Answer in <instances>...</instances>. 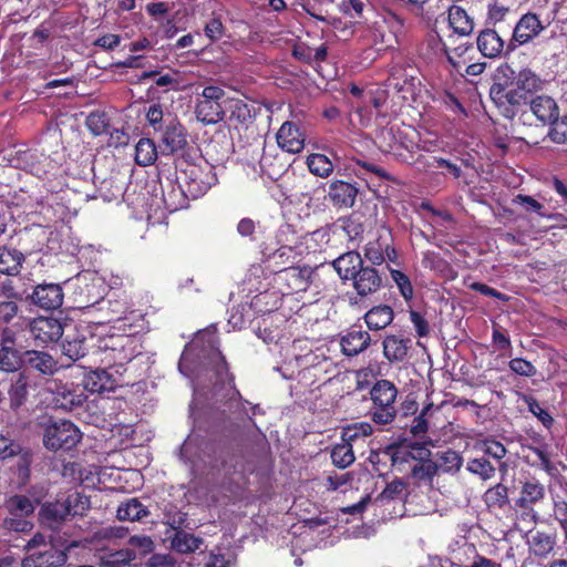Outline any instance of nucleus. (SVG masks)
Segmentation results:
<instances>
[{"mask_svg": "<svg viewBox=\"0 0 567 567\" xmlns=\"http://www.w3.org/2000/svg\"><path fill=\"white\" fill-rule=\"evenodd\" d=\"M217 324H210L206 329L197 332L195 339L192 341L190 347L193 350H197V355L204 358L206 365L215 377V385L228 384L233 394L228 400V410L236 412L241 410L248 420L254 423L252 416L260 413L258 404L250 406L251 415H248V411L245 404H250L247 400H244L241 393L235 385V375L229 371L228 362L225 355L219 349V338L217 336Z\"/></svg>", "mask_w": 567, "mask_h": 567, "instance_id": "nucleus-1", "label": "nucleus"}, {"mask_svg": "<svg viewBox=\"0 0 567 567\" xmlns=\"http://www.w3.org/2000/svg\"><path fill=\"white\" fill-rule=\"evenodd\" d=\"M7 208L10 218L38 215L48 224L62 219L65 213L59 192L50 189L44 183L14 190L7 200Z\"/></svg>", "mask_w": 567, "mask_h": 567, "instance_id": "nucleus-2", "label": "nucleus"}, {"mask_svg": "<svg viewBox=\"0 0 567 567\" xmlns=\"http://www.w3.org/2000/svg\"><path fill=\"white\" fill-rule=\"evenodd\" d=\"M177 181V189L172 185V193H163L165 207L171 212L185 207L186 199H197L205 195L217 183V176L207 162L204 165L186 162L184 167H179Z\"/></svg>", "mask_w": 567, "mask_h": 567, "instance_id": "nucleus-3", "label": "nucleus"}, {"mask_svg": "<svg viewBox=\"0 0 567 567\" xmlns=\"http://www.w3.org/2000/svg\"><path fill=\"white\" fill-rule=\"evenodd\" d=\"M97 347L101 362L115 372L126 370V375H133V361L145 355L141 337L136 333H107L99 339Z\"/></svg>", "mask_w": 567, "mask_h": 567, "instance_id": "nucleus-4", "label": "nucleus"}, {"mask_svg": "<svg viewBox=\"0 0 567 567\" xmlns=\"http://www.w3.org/2000/svg\"><path fill=\"white\" fill-rule=\"evenodd\" d=\"M370 400L372 402L370 409V417L378 425L391 424L398 414L396 398L399 390L396 385L386 379L377 380L370 391Z\"/></svg>", "mask_w": 567, "mask_h": 567, "instance_id": "nucleus-5", "label": "nucleus"}, {"mask_svg": "<svg viewBox=\"0 0 567 567\" xmlns=\"http://www.w3.org/2000/svg\"><path fill=\"white\" fill-rule=\"evenodd\" d=\"M194 113L204 125H215L225 120L226 92L218 85H207L196 94Z\"/></svg>", "mask_w": 567, "mask_h": 567, "instance_id": "nucleus-6", "label": "nucleus"}, {"mask_svg": "<svg viewBox=\"0 0 567 567\" xmlns=\"http://www.w3.org/2000/svg\"><path fill=\"white\" fill-rule=\"evenodd\" d=\"M136 382L137 377L126 375V370L115 372L105 365L85 373L83 388L91 393L102 394L117 388L133 386Z\"/></svg>", "mask_w": 567, "mask_h": 567, "instance_id": "nucleus-7", "label": "nucleus"}, {"mask_svg": "<svg viewBox=\"0 0 567 567\" xmlns=\"http://www.w3.org/2000/svg\"><path fill=\"white\" fill-rule=\"evenodd\" d=\"M489 97L504 117L513 120L520 113V120L526 122L525 117L528 116V111L522 110L528 104L526 93L516 87L507 89L502 83H493L489 89Z\"/></svg>", "mask_w": 567, "mask_h": 567, "instance_id": "nucleus-8", "label": "nucleus"}, {"mask_svg": "<svg viewBox=\"0 0 567 567\" xmlns=\"http://www.w3.org/2000/svg\"><path fill=\"white\" fill-rule=\"evenodd\" d=\"M82 440V433L71 421H52L45 426L43 444L50 451H71Z\"/></svg>", "mask_w": 567, "mask_h": 567, "instance_id": "nucleus-9", "label": "nucleus"}, {"mask_svg": "<svg viewBox=\"0 0 567 567\" xmlns=\"http://www.w3.org/2000/svg\"><path fill=\"white\" fill-rule=\"evenodd\" d=\"M416 450L420 460H417V457L413 455L412 452L394 449L393 446L386 447L383 454L389 456L392 465L413 461V465H411V474L413 477L417 480L432 478L437 473L436 463L432 462L431 460H424V456L430 455V451L427 449L420 446Z\"/></svg>", "mask_w": 567, "mask_h": 567, "instance_id": "nucleus-10", "label": "nucleus"}, {"mask_svg": "<svg viewBox=\"0 0 567 567\" xmlns=\"http://www.w3.org/2000/svg\"><path fill=\"white\" fill-rule=\"evenodd\" d=\"M545 497V485L537 478L532 477L530 480L523 482L519 496L515 501V507L520 509L523 519L536 523L538 516L534 507L542 503Z\"/></svg>", "mask_w": 567, "mask_h": 567, "instance_id": "nucleus-11", "label": "nucleus"}, {"mask_svg": "<svg viewBox=\"0 0 567 567\" xmlns=\"http://www.w3.org/2000/svg\"><path fill=\"white\" fill-rule=\"evenodd\" d=\"M545 28L546 25L543 24L536 13L527 12L523 14L515 24L513 35L506 45L507 52H514L518 45L530 42Z\"/></svg>", "mask_w": 567, "mask_h": 567, "instance_id": "nucleus-12", "label": "nucleus"}, {"mask_svg": "<svg viewBox=\"0 0 567 567\" xmlns=\"http://www.w3.org/2000/svg\"><path fill=\"white\" fill-rule=\"evenodd\" d=\"M313 269L310 266L286 267L278 271L277 281L280 284L282 293H297L306 291L310 285Z\"/></svg>", "mask_w": 567, "mask_h": 567, "instance_id": "nucleus-13", "label": "nucleus"}, {"mask_svg": "<svg viewBox=\"0 0 567 567\" xmlns=\"http://www.w3.org/2000/svg\"><path fill=\"white\" fill-rule=\"evenodd\" d=\"M30 332L38 342L50 344L62 338L64 326L58 318L39 316L31 321Z\"/></svg>", "mask_w": 567, "mask_h": 567, "instance_id": "nucleus-14", "label": "nucleus"}, {"mask_svg": "<svg viewBox=\"0 0 567 567\" xmlns=\"http://www.w3.org/2000/svg\"><path fill=\"white\" fill-rule=\"evenodd\" d=\"M38 164L39 173L32 175L49 186L50 189L58 190L59 194L65 186V169L62 164L51 156L42 154Z\"/></svg>", "mask_w": 567, "mask_h": 567, "instance_id": "nucleus-15", "label": "nucleus"}, {"mask_svg": "<svg viewBox=\"0 0 567 567\" xmlns=\"http://www.w3.org/2000/svg\"><path fill=\"white\" fill-rule=\"evenodd\" d=\"M296 234L291 225H281L276 233V240L279 244L277 249H268L267 247L261 250L265 258L280 259L282 264L295 259L296 248L292 246L296 243Z\"/></svg>", "mask_w": 567, "mask_h": 567, "instance_id": "nucleus-16", "label": "nucleus"}, {"mask_svg": "<svg viewBox=\"0 0 567 567\" xmlns=\"http://www.w3.org/2000/svg\"><path fill=\"white\" fill-rule=\"evenodd\" d=\"M52 395L53 408L64 411H73L81 408L86 400V395L83 390L74 388L72 383L54 382Z\"/></svg>", "mask_w": 567, "mask_h": 567, "instance_id": "nucleus-17", "label": "nucleus"}, {"mask_svg": "<svg viewBox=\"0 0 567 567\" xmlns=\"http://www.w3.org/2000/svg\"><path fill=\"white\" fill-rule=\"evenodd\" d=\"M370 333L359 323L352 324L340 338L341 352L346 357H355L371 344Z\"/></svg>", "mask_w": 567, "mask_h": 567, "instance_id": "nucleus-18", "label": "nucleus"}, {"mask_svg": "<svg viewBox=\"0 0 567 567\" xmlns=\"http://www.w3.org/2000/svg\"><path fill=\"white\" fill-rule=\"evenodd\" d=\"M94 337L74 329L68 332L62 342V353L72 361L84 358L93 346Z\"/></svg>", "mask_w": 567, "mask_h": 567, "instance_id": "nucleus-19", "label": "nucleus"}, {"mask_svg": "<svg viewBox=\"0 0 567 567\" xmlns=\"http://www.w3.org/2000/svg\"><path fill=\"white\" fill-rule=\"evenodd\" d=\"M63 290L58 284H40L31 295L32 302L45 310H55L63 303Z\"/></svg>", "mask_w": 567, "mask_h": 567, "instance_id": "nucleus-20", "label": "nucleus"}, {"mask_svg": "<svg viewBox=\"0 0 567 567\" xmlns=\"http://www.w3.org/2000/svg\"><path fill=\"white\" fill-rule=\"evenodd\" d=\"M68 560V555L64 550L58 549L54 546H49L43 550H38L29 554L22 559V567H61Z\"/></svg>", "mask_w": 567, "mask_h": 567, "instance_id": "nucleus-21", "label": "nucleus"}, {"mask_svg": "<svg viewBox=\"0 0 567 567\" xmlns=\"http://www.w3.org/2000/svg\"><path fill=\"white\" fill-rule=\"evenodd\" d=\"M352 286L360 297H367L380 290L383 279L375 268L363 264L353 276Z\"/></svg>", "mask_w": 567, "mask_h": 567, "instance_id": "nucleus-22", "label": "nucleus"}, {"mask_svg": "<svg viewBox=\"0 0 567 567\" xmlns=\"http://www.w3.org/2000/svg\"><path fill=\"white\" fill-rule=\"evenodd\" d=\"M359 189L355 184L336 179L329 185L328 198L338 208H351L354 206Z\"/></svg>", "mask_w": 567, "mask_h": 567, "instance_id": "nucleus-23", "label": "nucleus"}, {"mask_svg": "<svg viewBox=\"0 0 567 567\" xmlns=\"http://www.w3.org/2000/svg\"><path fill=\"white\" fill-rule=\"evenodd\" d=\"M476 45L482 55L488 59L499 58L503 53L505 55L512 53L507 52V44L494 29L482 30L476 39Z\"/></svg>", "mask_w": 567, "mask_h": 567, "instance_id": "nucleus-24", "label": "nucleus"}, {"mask_svg": "<svg viewBox=\"0 0 567 567\" xmlns=\"http://www.w3.org/2000/svg\"><path fill=\"white\" fill-rule=\"evenodd\" d=\"M277 143L282 151L297 154L305 147V135L295 123L285 122L277 133Z\"/></svg>", "mask_w": 567, "mask_h": 567, "instance_id": "nucleus-25", "label": "nucleus"}, {"mask_svg": "<svg viewBox=\"0 0 567 567\" xmlns=\"http://www.w3.org/2000/svg\"><path fill=\"white\" fill-rule=\"evenodd\" d=\"M43 375H52L58 371V362L48 352L27 350L23 352V365Z\"/></svg>", "mask_w": 567, "mask_h": 567, "instance_id": "nucleus-26", "label": "nucleus"}, {"mask_svg": "<svg viewBox=\"0 0 567 567\" xmlns=\"http://www.w3.org/2000/svg\"><path fill=\"white\" fill-rule=\"evenodd\" d=\"M528 110L542 124H549L558 115L556 101L547 95L528 96Z\"/></svg>", "mask_w": 567, "mask_h": 567, "instance_id": "nucleus-27", "label": "nucleus"}, {"mask_svg": "<svg viewBox=\"0 0 567 567\" xmlns=\"http://www.w3.org/2000/svg\"><path fill=\"white\" fill-rule=\"evenodd\" d=\"M162 142V153L165 155L183 151L187 145L186 128L181 123H172L167 125L163 132Z\"/></svg>", "mask_w": 567, "mask_h": 567, "instance_id": "nucleus-28", "label": "nucleus"}, {"mask_svg": "<svg viewBox=\"0 0 567 567\" xmlns=\"http://www.w3.org/2000/svg\"><path fill=\"white\" fill-rule=\"evenodd\" d=\"M382 346L383 354L390 362H403L412 348V340L396 334H388L384 337Z\"/></svg>", "mask_w": 567, "mask_h": 567, "instance_id": "nucleus-29", "label": "nucleus"}, {"mask_svg": "<svg viewBox=\"0 0 567 567\" xmlns=\"http://www.w3.org/2000/svg\"><path fill=\"white\" fill-rule=\"evenodd\" d=\"M291 55L308 65L320 64L328 58V45L321 43L318 48H311L302 41H298L292 45Z\"/></svg>", "mask_w": 567, "mask_h": 567, "instance_id": "nucleus-30", "label": "nucleus"}, {"mask_svg": "<svg viewBox=\"0 0 567 567\" xmlns=\"http://www.w3.org/2000/svg\"><path fill=\"white\" fill-rule=\"evenodd\" d=\"M70 513L71 509H69L64 499L48 502L40 511L43 523L52 529L59 528V526L71 516Z\"/></svg>", "mask_w": 567, "mask_h": 567, "instance_id": "nucleus-31", "label": "nucleus"}, {"mask_svg": "<svg viewBox=\"0 0 567 567\" xmlns=\"http://www.w3.org/2000/svg\"><path fill=\"white\" fill-rule=\"evenodd\" d=\"M361 255L357 251H348L332 261V267L343 281L352 280L355 272L363 265Z\"/></svg>", "mask_w": 567, "mask_h": 567, "instance_id": "nucleus-32", "label": "nucleus"}, {"mask_svg": "<svg viewBox=\"0 0 567 567\" xmlns=\"http://www.w3.org/2000/svg\"><path fill=\"white\" fill-rule=\"evenodd\" d=\"M394 318L393 309L388 305L372 307L363 316L364 322L370 330L379 331L391 324Z\"/></svg>", "mask_w": 567, "mask_h": 567, "instance_id": "nucleus-33", "label": "nucleus"}, {"mask_svg": "<svg viewBox=\"0 0 567 567\" xmlns=\"http://www.w3.org/2000/svg\"><path fill=\"white\" fill-rule=\"evenodd\" d=\"M150 515L147 506L136 497L122 502L116 511V517L120 520L141 522Z\"/></svg>", "mask_w": 567, "mask_h": 567, "instance_id": "nucleus-34", "label": "nucleus"}, {"mask_svg": "<svg viewBox=\"0 0 567 567\" xmlns=\"http://www.w3.org/2000/svg\"><path fill=\"white\" fill-rule=\"evenodd\" d=\"M449 24L461 37H467L474 30L473 19L465 9L456 4L449 8Z\"/></svg>", "mask_w": 567, "mask_h": 567, "instance_id": "nucleus-35", "label": "nucleus"}, {"mask_svg": "<svg viewBox=\"0 0 567 567\" xmlns=\"http://www.w3.org/2000/svg\"><path fill=\"white\" fill-rule=\"evenodd\" d=\"M225 115L228 113V120L240 125H247L252 121L251 107L241 99L227 97L225 101Z\"/></svg>", "mask_w": 567, "mask_h": 567, "instance_id": "nucleus-36", "label": "nucleus"}, {"mask_svg": "<svg viewBox=\"0 0 567 567\" xmlns=\"http://www.w3.org/2000/svg\"><path fill=\"white\" fill-rule=\"evenodd\" d=\"M10 408L12 410L20 409L28 400L29 395V378L24 372H20L11 382L8 390Z\"/></svg>", "mask_w": 567, "mask_h": 567, "instance_id": "nucleus-37", "label": "nucleus"}, {"mask_svg": "<svg viewBox=\"0 0 567 567\" xmlns=\"http://www.w3.org/2000/svg\"><path fill=\"white\" fill-rule=\"evenodd\" d=\"M24 255L16 249L7 246L0 247V274L14 276L20 272Z\"/></svg>", "mask_w": 567, "mask_h": 567, "instance_id": "nucleus-38", "label": "nucleus"}, {"mask_svg": "<svg viewBox=\"0 0 567 567\" xmlns=\"http://www.w3.org/2000/svg\"><path fill=\"white\" fill-rule=\"evenodd\" d=\"M476 450L481 451L483 456L497 461L499 463L498 471L501 473L505 474L507 472V464L502 462L507 454V450L503 443L494 439H485L476 445Z\"/></svg>", "mask_w": 567, "mask_h": 567, "instance_id": "nucleus-39", "label": "nucleus"}, {"mask_svg": "<svg viewBox=\"0 0 567 567\" xmlns=\"http://www.w3.org/2000/svg\"><path fill=\"white\" fill-rule=\"evenodd\" d=\"M395 156L402 163L414 166L415 169L420 173H429L435 168H441L440 164H441L442 157L425 156L422 154L414 156V154L412 152L409 155L395 153Z\"/></svg>", "mask_w": 567, "mask_h": 567, "instance_id": "nucleus-40", "label": "nucleus"}, {"mask_svg": "<svg viewBox=\"0 0 567 567\" xmlns=\"http://www.w3.org/2000/svg\"><path fill=\"white\" fill-rule=\"evenodd\" d=\"M515 84L517 90L530 97L532 94L543 90L545 81L530 69H523L516 76Z\"/></svg>", "mask_w": 567, "mask_h": 567, "instance_id": "nucleus-41", "label": "nucleus"}, {"mask_svg": "<svg viewBox=\"0 0 567 567\" xmlns=\"http://www.w3.org/2000/svg\"><path fill=\"white\" fill-rule=\"evenodd\" d=\"M555 544L554 536L540 530L533 534L528 540L530 554L539 558L547 557L553 551Z\"/></svg>", "mask_w": 567, "mask_h": 567, "instance_id": "nucleus-42", "label": "nucleus"}, {"mask_svg": "<svg viewBox=\"0 0 567 567\" xmlns=\"http://www.w3.org/2000/svg\"><path fill=\"white\" fill-rule=\"evenodd\" d=\"M473 51L474 47L472 43L461 42L454 48L449 47L444 56L446 58L452 69L460 73L463 66H465L466 63L471 60V58L467 56V53Z\"/></svg>", "mask_w": 567, "mask_h": 567, "instance_id": "nucleus-43", "label": "nucleus"}, {"mask_svg": "<svg viewBox=\"0 0 567 567\" xmlns=\"http://www.w3.org/2000/svg\"><path fill=\"white\" fill-rule=\"evenodd\" d=\"M157 155V147L151 138L142 137L135 145V163L140 166L154 164Z\"/></svg>", "mask_w": 567, "mask_h": 567, "instance_id": "nucleus-44", "label": "nucleus"}, {"mask_svg": "<svg viewBox=\"0 0 567 567\" xmlns=\"http://www.w3.org/2000/svg\"><path fill=\"white\" fill-rule=\"evenodd\" d=\"M135 559H137V555L134 549L121 548L103 553L101 555V565L105 567H124Z\"/></svg>", "mask_w": 567, "mask_h": 567, "instance_id": "nucleus-45", "label": "nucleus"}, {"mask_svg": "<svg viewBox=\"0 0 567 567\" xmlns=\"http://www.w3.org/2000/svg\"><path fill=\"white\" fill-rule=\"evenodd\" d=\"M203 544V539L183 529L175 530L172 547L181 554L194 553Z\"/></svg>", "mask_w": 567, "mask_h": 567, "instance_id": "nucleus-46", "label": "nucleus"}, {"mask_svg": "<svg viewBox=\"0 0 567 567\" xmlns=\"http://www.w3.org/2000/svg\"><path fill=\"white\" fill-rule=\"evenodd\" d=\"M483 499L488 508L503 509L509 504L508 487L502 483H497L486 489Z\"/></svg>", "mask_w": 567, "mask_h": 567, "instance_id": "nucleus-47", "label": "nucleus"}, {"mask_svg": "<svg viewBox=\"0 0 567 567\" xmlns=\"http://www.w3.org/2000/svg\"><path fill=\"white\" fill-rule=\"evenodd\" d=\"M23 365V352L11 346L0 348V370L4 372H14Z\"/></svg>", "mask_w": 567, "mask_h": 567, "instance_id": "nucleus-48", "label": "nucleus"}, {"mask_svg": "<svg viewBox=\"0 0 567 567\" xmlns=\"http://www.w3.org/2000/svg\"><path fill=\"white\" fill-rule=\"evenodd\" d=\"M85 125L87 130L94 135L100 136L103 134H110L113 137V133L111 131L110 118L105 112L94 111L91 112L86 120Z\"/></svg>", "mask_w": 567, "mask_h": 567, "instance_id": "nucleus-49", "label": "nucleus"}, {"mask_svg": "<svg viewBox=\"0 0 567 567\" xmlns=\"http://www.w3.org/2000/svg\"><path fill=\"white\" fill-rule=\"evenodd\" d=\"M16 457L18 458L16 465L18 478L22 484H27L31 477V465L34 458L33 451L29 446L22 445L21 452Z\"/></svg>", "mask_w": 567, "mask_h": 567, "instance_id": "nucleus-50", "label": "nucleus"}, {"mask_svg": "<svg viewBox=\"0 0 567 567\" xmlns=\"http://www.w3.org/2000/svg\"><path fill=\"white\" fill-rule=\"evenodd\" d=\"M309 172L318 177H328L333 172V164L328 156L320 153L310 154L307 157Z\"/></svg>", "mask_w": 567, "mask_h": 567, "instance_id": "nucleus-51", "label": "nucleus"}, {"mask_svg": "<svg viewBox=\"0 0 567 567\" xmlns=\"http://www.w3.org/2000/svg\"><path fill=\"white\" fill-rule=\"evenodd\" d=\"M466 470L483 481L493 478L496 473V467L483 455L468 460Z\"/></svg>", "mask_w": 567, "mask_h": 567, "instance_id": "nucleus-52", "label": "nucleus"}, {"mask_svg": "<svg viewBox=\"0 0 567 567\" xmlns=\"http://www.w3.org/2000/svg\"><path fill=\"white\" fill-rule=\"evenodd\" d=\"M355 460L352 445L349 442L337 444L331 450V461L338 468H347Z\"/></svg>", "mask_w": 567, "mask_h": 567, "instance_id": "nucleus-53", "label": "nucleus"}, {"mask_svg": "<svg viewBox=\"0 0 567 567\" xmlns=\"http://www.w3.org/2000/svg\"><path fill=\"white\" fill-rule=\"evenodd\" d=\"M41 156L42 154H38L37 151L32 150L18 151L13 158L14 166L30 174L39 173V168L37 166Z\"/></svg>", "mask_w": 567, "mask_h": 567, "instance_id": "nucleus-54", "label": "nucleus"}, {"mask_svg": "<svg viewBox=\"0 0 567 567\" xmlns=\"http://www.w3.org/2000/svg\"><path fill=\"white\" fill-rule=\"evenodd\" d=\"M6 508L10 515L30 516L34 512V505L31 499L25 495L16 494L9 497L6 502Z\"/></svg>", "mask_w": 567, "mask_h": 567, "instance_id": "nucleus-55", "label": "nucleus"}, {"mask_svg": "<svg viewBox=\"0 0 567 567\" xmlns=\"http://www.w3.org/2000/svg\"><path fill=\"white\" fill-rule=\"evenodd\" d=\"M339 10L353 20L365 19L364 12L370 10L369 0H341Z\"/></svg>", "mask_w": 567, "mask_h": 567, "instance_id": "nucleus-56", "label": "nucleus"}, {"mask_svg": "<svg viewBox=\"0 0 567 567\" xmlns=\"http://www.w3.org/2000/svg\"><path fill=\"white\" fill-rule=\"evenodd\" d=\"M408 486L409 484L402 478H395L385 485L381 494L375 497L374 503L378 504L383 501L401 499L404 496V492Z\"/></svg>", "mask_w": 567, "mask_h": 567, "instance_id": "nucleus-57", "label": "nucleus"}, {"mask_svg": "<svg viewBox=\"0 0 567 567\" xmlns=\"http://www.w3.org/2000/svg\"><path fill=\"white\" fill-rule=\"evenodd\" d=\"M463 458L461 454L452 449L443 452L437 458V470L443 472H456L461 468Z\"/></svg>", "mask_w": 567, "mask_h": 567, "instance_id": "nucleus-58", "label": "nucleus"}, {"mask_svg": "<svg viewBox=\"0 0 567 567\" xmlns=\"http://www.w3.org/2000/svg\"><path fill=\"white\" fill-rule=\"evenodd\" d=\"M512 203L520 206L525 213L536 214L539 217L546 216L545 206L529 195L517 194Z\"/></svg>", "mask_w": 567, "mask_h": 567, "instance_id": "nucleus-59", "label": "nucleus"}, {"mask_svg": "<svg viewBox=\"0 0 567 567\" xmlns=\"http://www.w3.org/2000/svg\"><path fill=\"white\" fill-rule=\"evenodd\" d=\"M69 509H71V516L84 515V513L90 508V499L85 495L74 492L64 498Z\"/></svg>", "mask_w": 567, "mask_h": 567, "instance_id": "nucleus-60", "label": "nucleus"}, {"mask_svg": "<svg viewBox=\"0 0 567 567\" xmlns=\"http://www.w3.org/2000/svg\"><path fill=\"white\" fill-rule=\"evenodd\" d=\"M391 278L399 288V291L405 301H410L414 296V289L410 278L401 270L391 269Z\"/></svg>", "mask_w": 567, "mask_h": 567, "instance_id": "nucleus-61", "label": "nucleus"}, {"mask_svg": "<svg viewBox=\"0 0 567 567\" xmlns=\"http://www.w3.org/2000/svg\"><path fill=\"white\" fill-rule=\"evenodd\" d=\"M2 528L8 532L28 533L33 528V524L23 515H10L2 522Z\"/></svg>", "mask_w": 567, "mask_h": 567, "instance_id": "nucleus-62", "label": "nucleus"}, {"mask_svg": "<svg viewBox=\"0 0 567 567\" xmlns=\"http://www.w3.org/2000/svg\"><path fill=\"white\" fill-rule=\"evenodd\" d=\"M22 444L9 435L0 433V461L14 458L21 452Z\"/></svg>", "mask_w": 567, "mask_h": 567, "instance_id": "nucleus-63", "label": "nucleus"}, {"mask_svg": "<svg viewBox=\"0 0 567 567\" xmlns=\"http://www.w3.org/2000/svg\"><path fill=\"white\" fill-rule=\"evenodd\" d=\"M550 127H549V132H548V136L549 138L555 142V143H566L567 142V117L564 116V117H559L557 115V117H555L550 123H549Z\"/></svg>", "mask_w": 567, "mask_h": 567, "instance_id": "nucleus-64", "label": "nucleus"}]
</instances>
